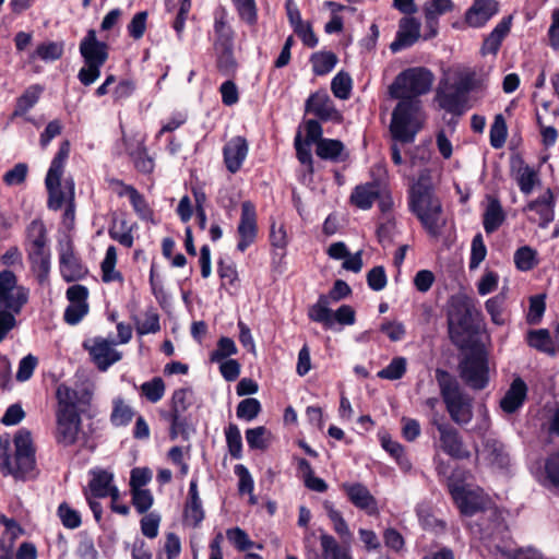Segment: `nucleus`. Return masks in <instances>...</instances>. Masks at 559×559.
I'll use <instances>...</instances> for the list:
<instances>
[{"label":"nucleus","instance_id":"1","mask_svg":"<svg viewBox=\"0 0 559 559\" xmlns=\"http://www.w3.org/2000/svg\"><path fill=\"white\" fill-rule=\"evenodd\" d=\"M428 160L425 148L417 147L409 157L411 167H423ZM437 180L433 171L427 167L420 168L413 177L407 190V206L420 222L423 228L432 237L441 234L444 226L442 203L436 193Z\"/></svg>","mask_w":559,"mask_h":559},{"label":"nucleus","instance_id":"2","mask_svg":"<svg viewBox=\"0 0 559 559\" xmlns=\"http://www.w3.org/2000/svg\"><path fill=\"white\" fill-rule=\"evenodd\" d=\"M348 295V284L343 280L335 281L331 290L326 295H321L309 308L308 317L328 331L341 332L349 324V306L336 307V305Z\"/></svg>","mask_w":559,"mask_h":559},{"label":"nucleus","instance_id":"3","mask_svg":"<svg viewBox=\"0 0 559 559\" xmlns=\"http://www.w3.org/2000/svg\"><path fill=\"white\" fill-rule=\"evenodd\" d=\"M15 454H8L10 437L0 436V471L3 475H11L16 479L32 477L36 467L35 448L32 435L26 429H20L14 436Z\"/></svg>","mask_w":559,"mask_h":559},{"label":"nucleus","instance_id":"4","mask_svg":"<svg viewBox=\"0 0 559 559\" xmlns=\"http://www.w3.org/2000/svg\"><path fill=\"white\" fill-rule=\"evenodd\" d=\"M425 120L420 102L417 98L401 99L392 114L390 131L401 142H412Z\"/></svg>","mask_w":559,"mask_h":559},{"label":"nucleus","instance_id":"5","mask_svg":"<svg viewBox=\"0 0 559 559\" xmlns=\"http://www.w3.org/2000/svg\"><path fill=\"white\" fill-rule=\"evenodd\" d=\"M80 53L84 60V67L79 71L80 82L88 86L100 75V68L108 59V45L97 39L96 31L91 28L80 43Z\"/></svg>","mask_w":559,"mask_h":559},{"label":"nucleus","instance_id":"6","mask_svg":"<svg viewBox=\"0 0 559 559\" xmlns=\"http://www.w3.org/2000/svg\"><path fill=\"white\" fill-rule=\"evenodd\" d=\"M69 154L70 142L66 140L60 144L58 153L53 157L46 176L45 183L49 193L48 206L55 211L59 210L64 203L67 204L70 202L69 183L73 182V179L68 178L64 180L63 185H61V177L63 175L64 164Z\"/></svg>","mask_w":559,"mask_h":559},{"label":"nucleus","instance_id":"7","mask_svg":"<svg viewBox=\"0 0 559 559\" xmlns=\"http://www.w3.org/2000/svg\"><path fill=\"white\" fill-rule=\"evenodd\" d=\"M433 82V74L430 70L416 67L400 73L390 87V94L394 98H416L418 95L430 91Z\"/></svg>","mask_w":559,"mask_h":559},{"label":"nucleus","instance_id":"8","mask_svg":"<svg viewBox=\"0 0 559 559\" xmlns=\"http://www.w3.org/2000/svg\"><path fill=\"white\" fill-rule=\"evenodd\" d=\"M475 88L474 73L466 72L459 76V79L447 90L439 91L437 99L440 107L452 114L464 112L467 106V95Z\"/></svg>","mask_w":559,"mask_h":559},{"label":"nucleus","instance_id":"9","mask_svg":"<svg viewBox=\"0 0 559 559\" xmlns=\"http://www.w3.org/2000/svg\"><path fill=\"white\" fill-rule=\"evenodd\" d=\"M441 393L451 419L457 425H467L473 418V396L464 386H442Z\"/></svg>","mask_w":559,"mask_h":559},{"label":"nucleus","instance_id":"10","mask_svg":"<svg viewBox=\"0 0 559 559\" xmlns=\"http://www.w3.org/2000/svg\"><path fill=\"white\" fill-rule=\"evenodd\" d=\"M216 40L214 48L216 51V67L218 71L226 76L236 72L237 62L233 53V32L224 21L215 22Z\"/></svg>","mask_w":559,"mask_h":559},{"label":"nucleus","instance_id":"11","mask_svg":"<svg viewBox=\"0 0 559 559\" xmlns=\"http://www.w3.org/2000/svg\"><path fill=\"white\" fill-rule=\"evenodd\" d=\"M28 290L17 286V278L12 271L0 272V309H9L13 313H20L27 302Z\"/></svg>","mask_w":559,"mask_h":559},{"label":"nucleus","instance_id":"12","mask_svg":"<svg viewBox=\"0 0 559 559\" xmlns=\"http://www.w3.org/2000/svg\"><path fill=\"white\" fill-rule=\"evenodd\" d=\"M431 424L439 432L440 448L445 454L457 460L471 457V451L464 445L456 428L437 416L431 419Z\"/></svg>","mask_w":559,"mask_h":559},{"label":"nucleus","instance_id":"13","mask_svg":"<svg viewBox=\"0 0 559 559\" xmlns=\"http://www.w3.org/2000/svg\"><path fill=\"white\" fill-rule=\"evenodd\" d=\"M449 490L455 504L464 515H473L484 510L488 502L484 491L479 488H471L463 484L450 481Z\"/></svg>","mask_w":559,"mask_h":559},{"label":"nucleus","instance_id":"14","mask_svg":"<svg viewBox=\"0 0 559 559\" xmlns=\"http://www.w3.org/2000/svg\"><path fill=\"white\" fill-rule=\"evenodd\" d=\"M56 440L63 447L74 444L81 431V415L70 414L68 405L62 404L61 409L56 411Z\"/></svg>","mask_w":559,"mask_h":559},{"label":"nucleus","instance_id":"15","mask_svg":"<svg viewBox=\"0 0 559 559\" xmlns=\"http://www.w3.org/2000/svg\"><path fill=\"white\" fill-rule=\"evenodd\" d=\"M92 395L88 386H58L56 392L57 409H61L62 404L66 403L70 414H85L90 407Z\"/></svg>","mask_w":559,"mask_h":559},{"label":"nucleus","instance_id":"16","mask_svg":"<svg viewBox=\"0 0 559 559\" xmlns=\"http://www.w3.org/2000/svg\"><path fill=\"white\" fill-rule=\"evenodd\" d=\"M117 343L104 337H95L92 345L84 343V347L88 349L92 360L102 371L107 370L111 365L122 358V354L115 348Z\"/></svg>","mask_w":559,"mask_h":559},{"label":"nucleus","instance_id":"17","mask_svg":"<svg viewBox=\"0 0 559 559\" xmlns=\"http://www.w3.org/2000/svg\"><path fill=\"white\" fill-rule=\"evenodd\" d=\"M474 314H478L472 300L465 296L453 298L448 313L450 331L459 328L466 332L471 329Z\"/></svg>","mask_w":559,"mask_h":559},{"label":"nucleus","instance_id":"18","mask_svg":"<svg viewBox=\"0 0 559 559\" xmlns=\"http://www.w3.org/2000/svg\"><path fill=\"white\" fill-rule=\"evenodd\" d=\"M240 240L237 245L238 250L243 252L257 238V213L252 202L241 203V216L237 228Z\"/></svg>","mask_w":559,"mask_h":559},{"label":"nucleus","instance_id":"19","mask_svg":"<svg viewBox=\"0 0 559 559\" xmlns=\"http://www.w3.org/2000/svg\"><path fill=\"white\" fill-rule=\"evenodd\" d=\"M421 23L414 16H404L399 22V28L394 40L390 44L393 52L401 51L413 46L420 38Z\"/></svg>","mask_w":559,"mask_h":559},{"label":"nucleus","instance_id":"20","mask_svg":"<svg viewBox=\"0 0 559 559\" xmlns=\"http://www.w3.org/2000/svg\"><path fill=\"white\" fill-rule=\"evenodd\" d=\"M452 0H429L424 5L425 15V33L423 38L425 40L431 39L438 34L439 16L451 12L453 10Z\"/></svg>","mask_w":559,"mask_h":559},{"label":"nucleus","instance_id":"21","mask_svg":"<svg viewBox=\"0 0 559 559\" xmlns=\"http://www.w3.org/2000/svg\"><path fill=\"white\" fill-rule=\"evenodd\" d=\"M499 12L497 0H474L465 13V23L474 28L483 27Z\"/></svg>","mask_w":559,"mask_h":559},{"label":"nucleus","instance_id":"22","mask_svg":"<svg viewBox=\"0 0 559 559\" xmlns=\"http://www.w3.org/2000/svg\"><path fill=\"white\" fill-rule=\"evenodd\" d=\"M464 380L473 384H487L489 382V368L486 357L476 354L467 357L461 365Z\"/></svg>","mask_w":559,"mask_h":559},{"label":"nucleus","instance_id":"23","mask_svg":"<svg viewBox=\"0 0 559 559\" xmlns=\"http://www.w3.org/2000/svg\"><path fill=\"white\" fill-rule=\"evenodd\" d=\"M60 272L67 282L81 280L87 273V270L81 264L75 257L72 246L67 243L60 252Z\"/></svg>","mask_w":559,"mask_h":559},{"label":"nucleus","instance_id":"24","mask_svg":"<svg viewBox=\"0 0 559 559\" xmlns=\"http://www.w3.org/2000/svg\"><path fill=\"white\" fill-rule=\"evenodd\" d=\"M524 211H531L538 215V225L546 228L555 217V198L550 189H547L537 199L530 201Z\"/></svg>","mask_w":559,"mask_h":559},{"label":"nucleus","instance_id":"25","mask_svg":"<svg viewBox=\"0 0 559 559\" xmlns=\"http://www.w3.org/2000/svg\"><path fill=\"white\" fill-rule=\"evenodd\" d=\"M306 111L316 115L322 120H337L340 118L328 93L324 91L317 92L307 99Z\"/></svg>","mask_w":559,"mask_h":559},{"label":"nucleus","instance_id":"26","mask_svg":"<svg viewBox=\"0 0 559 559\" xmlns=\"http://www.w3.org/2000/svg\"><path fill=\"white\" fill-rule=\"evenodd\" d=\"M248 154V143L245 138L236 136L224 146V160L227 169L238 171Z\"/></svg>","mask_w":559,"mask_h":559},{"label":"nucleus","instance_id":"27","mask_svg":"<svg viewBox=\"0 0 559 559\" xmlns=\"http://www.w3.org/2000/svg\"><path fill=\"white\" fill-rule=\"evenodd\" d=\"M88 484V495L94 498H105L114 495L118 488L112 484L114 474L107 469H93Z\"/></svg>","mask_w":559,"mask_h":559},{"label":"nucleus","instance_id":"28","mask_svg":"<svg viewBox=\"0 0 559 559\" xmlns=\"http://www.w3.org/2000/svg\"><path fill=\"white\" fill-rule=\"evenodd\" d=\"M352 504L369 516H378L380 513L378 500L362 484H352Z\"/></svg>","mask_w":559,"mask_h":559},{"label":"nucleus","instance_id":"29","mask_svg":"<svg viewBox=\"0 0 559 559\" xmlns=\"http://www.w3.org/2000/svg\"><path fill=\"white\" fill-rule=\"evenodd\" d=\"M27 253L38 282H46L50 271V253L46 245L27 246Z\"/></svg>","mask_w":559,"mask_h":559},{"label":"nucleus","instance_id":"30","mask_svg":"<svg viewBox=\"0 0 559 559\" xmlns=\"http://www.w3.org/2000/svg\"><path fill=\"white\" fill-rule=\"evenodd\" d=\"M506 221V213L500 201L493 197H487V203L483 214V226L487 234H492Z\"/></svg>","mask_w":559,"mask_h":559},{"label":"nucleus","instance_id":"31","mask_svg":"<svg viewBox=\"0 0 559 559\" xmlns=\"http://www.w3.org/2000/svg\"><path fill=\"white\" fill-rule=\"evenodd\" d=\"M512 16L503 17L485 38L481 46L483 55H496L501 46L503 38L511 28Z\"/></svg>","mask_w":559,"mask_h":559},{"label":"nucleus","instance_id":"32","mask_svg":"<svg viewBox=\"0 0 559 559\" xmlns=\"http://www.w3.org/2000/svg\"><path fill=\"white\" fill-rule=\"evenodd\" d=\"M554 332L556 333V330ZM526 340L531 347L550 356H555L559 352L557 337L555 336V340H552L549 331L546 329L530 331Z\"/></svg>","mask_w":559,"mask_h":559},{"label":"nucleus","instance_id":"33","mask_svg":"<svg viewBox=\"0 0 559 559\" xmlns=\"http://www.w3.org/2000/svg\"><path fill=\"white\" fill-rule=\"evenodd\" d=\"M380 188L377 182L357 186L352 193V203L361 210H369L379 198Z\"/></svg>","mask_w":559,"mask_h":559},{"label":"nucleus","instance_id":"34","mask_svg":"<svg viewBox=\"0 0 559 559\" xmlns=\"http://www.w3.org/2000/svg\"><path fill=\"white\" fill-rule=\"evenodd\" d=\"M527 396V386H510L500 400V407L506 414L518 412Z\"/></svg>","mask_w":559,"mask_h":559},{"label":"nucleus","instance_id":"35","mask_svg":"<svg viewBox=\"0 0 559 559\" xmlns=\"http://www.w3.org/2000/svg\"><path fill=\"white\" fill-rule=\"evenodd\" d=\"M0 525L4 531L0 537V552L13 551L15 540L23 534V528L12 519L0 515Z\"/></svg>","mask_w":559,"mask_h":559},{"label":"nucleus","instance_id":"36","mask_svg":"<svg viewBox=\"0 0 559 559\" xmlns=\"http://www.w3.org/2000/svg\"><path fill=\"white\" fill-rule=\"evenodd\" d=\"M514 178L520 191L525 195L531 194L534 188L540 182L537 171L526 164H521L515 169Z\"/></svg>","mask_w":559,"mask_h":559},{"label":"nucleus","instance_id":"37","mask_svg":"<svg viewBox=\"0 0 559 559\" xmlns=\"http://www.w3.org/2000/svg\"><path fill=\"white\" fill-rule=\"evenodd\" d=\"M64 52L63 41H44L37 46L35 51L29 56L32 61L40 59L45 62L59 60Z\"/></svg>","mask_w":559,"mask_h":559},{"label":"nucleus","instance_id":"38","mask_svg":"<svg viewBox=\"0 0 559 559\" xmlns=\"http://www.w3.org/2000/svg\"><path fill=\"white\" fill-rule=\"evenodd\" d=\"M506 300V294L500 293L485 302V309L490 316L491 322L496 325H504L507 323Z\"/></svg>","mask_w":559,"mask_h":559},{"label":"nucleus","instance_id":"39","mask_svg":"<svg viewBox=\"0 0 559 559\" xmlns=\"http://www.w3.org/2000/svg\"><path fill=\"white\" fill-rule=\"evenodd\" d=\"M337 60L336 55L331 51H318L310 57L313 73L317 75H324L332 71Z\"/></svg>","mask_w":559,"mask_h":559},{"label":"nucleus","instance_id":"40","mask_svg":"<svg viewBox=\"0 0 559 559\" xmlns=\"http://www.w3.org/2000/svg\"><path fill=\"white\" fill-rule=\"evenodd\" d=\"M43 88L39 85H32L16 99L13 116L25 115L39 99Z\"/></svg>","mask_w":559,"mask_h":559},{"label":"nucleus","instance_id":"41","mask_svg":"<svg viewBox=\"0 0 559 559\" xmlns=\"http://www.w3.org/2000/svg\"><path fill=\"white\" fill-rule=\"evenodd\" d=\"M513 260L518 270L522 272L531 271L538 264L537 251L530 246L520 247L514 252Z\"/></svg>","mask_w":559,"mask_h":559},{"label":"nucleus","instance_id":"42","mask_svg":"<svg viewBox=\"0 0 559 559\" xmlns=\"http://www.w3.org/2000/svg\"><path fill=\"white\" fill-rule=\"evenodd\" d=\"M128 194L130 202L134 209V211L139 214V216L142 219H151L152 218V211L150 206L147 205L144 197L139 193V191L133 188L132 186H123V191L119 193Z\"/></svg>","mask_w":559,"mask_h":559},{"label":"nucleus","instance_id":"43","mask_svg":"<svg viewBox=\"0 0 559 559\" xmlns=\"http://www.w3.org/2000/svg\"><path fill=\"white\" fill-rule=\"evenodd\" d=\"M344 148V144L338 140L323 139L319 141L316 153L322 159L337 160Z\"/></svg>","mask_w":559,"mask_h":559},{"label":"nucleus","instance_id":"44","mask_svg":"<svg viewBox=\"0 0 559 559\" xmlns=\"http://www.w3.org/2000/svg\"><path fill=\"white\" fill-rule=\"evenodd\" d=\"M168 11H174L178 8V12L174 22V28L180 35L185 28L187 15L191 9V0H166Z\"/></svg>","mask_w":559,"mask_h":559},{"label":"nucleus","instance_id":"45","mask_svg":"<svg viewBox=\"0 0 559 559\" xmlns=\"http://www.w3.org/2000/svg\"><path fill=\"white\" fill-rule=\"evenodd\" d=\"M321 548L324 559H349L346 548L340 547L336 540L328 535H321Z\"/></svg>","mask_w":559,"mask_h":559},{"label":"nucleus","instance_id":"46","mask_svg":"<svg viewBox=\"0 0 559 559\" xmlns=\"http://www.w3.org/2000/svg\"><path fill=\"white\" fill-rule=\"evenodd\" d=\"M185 522L193 527L198 526L204 519V511L201 498H188L185 512Z\"/></svg>","mask_w":559,"mask_h":559},{"label":"nucleus","instance_id":"47","mask_svg":"<svg viewBox=\"0 0 559 559\" xmlns=\"http://www.w3.org/2000/svg\"><path fill=\"white\" fill-rule=\"evenodd\" d=\"M117 263V250L114 246H109L106 251L105 259L102 262L103 281L106 283L121 280V274L115 271Z\"/></svg>","mask_w":559,"mask_h":559},{"label":"nucleus","instance_id":"48","mask_svg":"<svg viewBox=\"0 0 559 559\" xmlns=\"http://www.w3.org/2000/svg\"><path fill=\"white\" fill-rule=\"evenodd\" d=\"M508 128L501 114L496 115L490 127V145L493 148H501L507 140Z\"/></svg>","mask_w":559,"mask_h":559},{"label":"nucleus","instance_id":"49","mask_svg":"<svg viewBox=\"0 0 559 559\" xmlns=\"http://www.w3.org/2000/svg\"><path fill=\"white\" fill-rule=\"evenodd\" d=\"M487 255V248L480 233L476 234L471 243V257L468 267L477 270Z\"/></svg>","mask_w":559,"mask_h":559},{"label":"nucleus","instance_id":"50","mask_svg":"<svg viewBox=\"0 0 559 559\" xmlns=\"http://www.w3.org/2000/svg\"><path fill=\"white\" fill-rule=\"evenodd\" d=\"M191 392L188 388H180L173 394V427L179 421L180 414L186 411L190 404Z\"/></svg>","mask_w":559,"mask_h":559},{"label":"nucleus","instance_id":"51","mask_svg":"<svg viewBox=\"0 0 559 559\" xmlns=\"http://www.w3.org/2000/svg\"><path fill=\"white\" fill-rule=\"evenodd\" d=\"M226 443L228 451L234 459L242 456V438L239 428L230 424L225 430Z\"/></svg>","mask_w":559,"mask_h":559},{"label":"nucleus","instance_id":"52","mask_svg":"<svg viewBox=\"0 0 559 559\" xmlns=\"http://www.w3.org/2000/svg\"><path fill=\"white\" fill-rule=\"evenodd\" d=\"M488 461L498 467H504L509 463L508 454L501 443L489 440L485 444Z\"/></svg>","mask_w":559,"mask_h":559},{"label":"nucleus","instance_id":"53","mask_svg":"<svg viewBox=\"0 0 559 559\" xmlns=\"http://www.w3.org/2000/svg\"><path fill=\"white\" fill-rule=\"evenodd\" d=\"M407 361L404 357H394L391 362L378 372L382 379L394 381L403 377L406 371Z\"/></svg>","mask_w":559,"mask_h":559},{"label":"nucleus","instance_id":"54","mask_svg":"<svg viewBox=\"0 0 559 559\" xmlns=\"http://www.w3.org/2000/svg\"><path fill=\"white\" fill-rule=\"evenodd\" d=\"M132 417L133 411L130 405L126 404L120 399L114 401V408L110 416L112 425L117 427L126 426L131 421Z\"/></svg>","mask_w":559,"mask_h":559},{"label":"nucleus","instance_id":"55","mask_svg":"<svg viewBox=\"0 0 559 559\" xmlns=\"http://www.w3.org/2000/svg\"><path fill=\"white\" fill-rule=\"evenodd\" d=\"M324 5L328 7L331 11V20L325 24L324 31L328 34L341 32L343 29L344 22L343 17L340 15V12L346 10L347 8L333 1H326Z\"/></svg>","mask_w":559,"mask_h":559},{"label":"nucleus","instance_id":"56","mask_svg":"<svg viewBox=\"0 0 559 559\" xmlns=\"http://www.w3.org/2000/svg\"><path fill=\"white\" fill-rule=\"evenodd\" d=\"M237 354L235 342L230 337L223 336L218 340L216 348L211 354V360L219 362Z\"/></svg>","mask_w":559,"mask_h":559},{"label":"nucleus","instance_id":"57","mask_svg":"<svg viewBox=\"0 0 559 559\" xmlns=\"http://www.w3.org/2000/svg\"><path fill=\"white\" fill-rule=\"evenodd\" d=\"M27 246L47 245V231L41 221L35 219L27 227Z\"/></svg>","mask_w":559,"mask_h":559},{"label":"nucleus","instance_id":"58","mask_svg":"<svg viewBox=\"0 0 559 559\" xmlns=\"http://www.w3.org/2000/svg\"><path fill=\"white\" fill-rule=\"evenodd\" d=\"M261 411V404L257 399L248 397L237 406V417L247 421L254 419Z\"/></svg>","mask_w":559,"mask_h":559},{"label":"nucleus","instance_id":"59","mask_svg":"<svg viewBox=\"0 0 559 559\" xmlns=\"http://www.w3.org/2000/svg\"><path fill=\"white\" fill-rule=\"evenodd\" d=\"M226 537L239 551L248 550L254 546L248 534L240 527L228 528Z\"/></svg>","mask_w":559,"mask_h":559},{"label":"nucleus","instance_id":"60","mask_svg":"<svg viewBox=\"0 0 559 559\" xmlns=\"http://www.w3.org/2000/svg\"><path fill=\"white\" fill-rule=\"evenodd\" d=\"M267 429L263 426L250 428L246 431V440L250 449L263 450L267 447Z\"/></svg>","mask_w":559,"mask_h":559},{"label":"nucleus","instance_id":"61","mask_svg":"<svg viewBox=\"0 0 559 559\" xmlns=\"http://www.w3.org/2000/svg\"><path fill=\"white\" fill-rule=\"evenodd\" d=\"M380 331L392 342L402 341L406 335L405 325L396 320H383L380 324Z\"/></svg>","mask_w":559,"mask_h":559},{"label":"nucleus","instance_id":"62","mask_svg":"<svg viewBox=\"0 0 559 559\" xmlns=\"http://www.w3.org/2000/svg\"><path fill=\"white\" fill-rule=\"evenodd\" d=\"M132 493V503L135 508V510L143 514L147 512L152 504H153V495L150 490L143 489V488H136L134 490H131Z\"/></svg>","mask_w":559,"mask_h":559},{"label":"nucleus","instance_id":"63","mask_svg":"<svg viewBox=\"0 0 559 559\" xmlns=\"http://www.w3.org/2000/svg\"><path fill=\"white\" fill-rule=\"evenodd\" d=\"M333 95L340 99H347L349 96V74L345 71L338 72L331 82Z\"/></svg>","mask_w":559,"mask_h":559},{"label":"nucleus","instance_id":"64","mask_svg":"<svg viewBox=\"0 0 559 559\" xmlns=\"http://www.w3.org/2000/svg\"><path fill=\"white\" fill-rule=\"evenodd\" d=\"M160 330L159 317L153 310H147L144 318L136 322V331L139 334L156 333Z\"/></svg>","mask_w":559,"mask_h":559}]
</instances>
